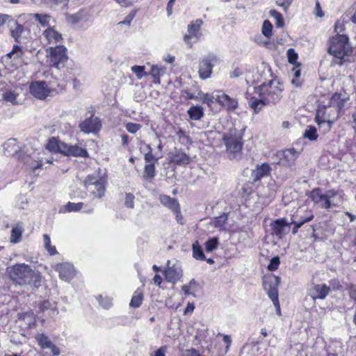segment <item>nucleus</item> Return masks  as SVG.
<instances>
[{"instance_id": "1", "label": "nucleus", "mask_w": 356, "mask_h": 356, "mask_svg": "<svg viewBox=\"0 0 356 356\" xmlns=\"http://www.w3.org/2000/svg\"><path fill=\"white\" fill-rule=\"evenodd\" d=\"M282 90V84L277 80L263 83L254 88L253 93L250 95L249 106L254 110V113L257 114L264 106L280 102Z\"/></svg>"}, {"instance_id": "2", "label": "nucleus", "mask_w": 356, "mask_h": 356, "mask_svg": "<svg viewBox=\"0 0 356 356\" xmlns=\"http://www.w3.org/2000/svg\"><path fill=\"white\" fill-rule=\"evenodd\" d=\"M334 31L337 33L329 41L328 53L334 58V63L342 65L352 52V47L346 35L339 34L343 29V26L339 21L336 22Z\"/></svg>"}, {"instance_id": "3", "label": "nucleus", "mask_w": 356, "mask_h": 356, "mask_svg": "<svg viewBox=\"0 0 356 356\" xmlns=\"http://www.w3.org/2000/svg\"><path fill=\"white\" fill-rule=\"evenodd\" d=\"M10 279L16 284L33 285L38 286L40 282V275L33 270L30 266L25 264H17L7 268Z\"/></svg>"}, {"instance_id": "4", "label": "nucleus", "mask_w": 356, "mask_h": 356, "mask_svg": "<svg viewBox=\"0 0 356 356\" xmlns=\"http://www.w3.org/2000/svg\"><path fill=\"white\" fill-rule=\"evenodd\" d=\"M309 197L321 209H329L339 206L341 195L334 189L327 190L323 193L322 189L318 188L311 191Z\"/></svg>"}, {"instance_id": "5", "label": "nucleus", "mask_w": 356, "mask_h": 356, "mask_svg": "<svg viewBox=\"0 0 356 356\" xmlns=\"http://www.w3.org/2000/svg\"><path fill=\"white\" fill-rule=\"evenodd\" d=\"M243 135L241 130L233 129L223 136L222 140L226 146V150L232 159H237L241 154L243 144Z\"/></svg>"}, {"instance_id": "6", "label": "nucleus", "mask_w": 356, "mask_h": 356, "mask_svg": "<svg viewBox=\"0 0 356 356\" xmlns=\"http://www.w3.org/2000/svg\"><path fill=\"white\" fill-rule=\"evenodd\" d=\"M221 60L219 56L213 53L204 56L200 60L198 74L201 79L205 80L211 76L213 68L219 65Z\"/></svg>"}, {"instance_id": "7", "label": "nucleus", "mask_w": 356, "mask_h": 356, "mask_svg": "<svg viewBox=\"0 0 356 356\" xmlns=\"http://www.w3.org/2000/svg\"><path fill=\"white\" fill-rule=\"evenodd\" d=\"M280 278L275 275L266 277L263 280V286L268 297L272 300L274 306L277 309V314H280V307L278 300V285Z\"/></svg>"}, {"instance_id": "8", "label": "nucleus", "mask_w": 356, "mask_h": 356, "mask_svg": "<svg viewBox=\"0 0 356 356\" xmlns=\"http://www.w3.org/2000/svg\"><path fill=\"white\" fill-rule=\"evenodd\" d=\"M84 186L95 197L101 198L104 195V181L97 174L89 175L84 181Z\"/></svg>"}, {"instance_id": "9", "label": "nucleus", "mask_w": 356, "mask_h": 356, "mask_svg": "<svg viewBox=\"0 0 356 356\" xmlns=\"http://www.w3.org/2000/svg\"><path fill=\"white\" fill-rule=\"evenodd\" d=\"M49 54V64L51 66L60 69L64 67L67 60L66 48L63 45L58 44L56 47H51L47 49Z\"/></svg>"}, {"instance_id": "10", "label": "nucleus", "mask_w": 356, "mask_h": 356, "mask_svg": "<svg viewBox=\"0 0 356 356\" xmlns=\"http://www.w3.org/2000/svg\"><path fill=\"white\" fill-rule=\"evenodd\" d=\"M183 275L181 263L177 260L167 262V268L164 270V276L168 282L176 283Z\"/></svg>"}, {"instance_id": "11", "label": "nucleus", "mask_w": 356, "mask_h": 356, "mask_svg": "<svg viewBox=\"0 0 356 356\" xmlns=\"http://www.w3.org/2000/svg\"><path fill=\"white\" fill-rule=\"evenodd\" d=\"M298 156L299 152L294 149L279 151L275 155L276 158L278 159V161L275 162V163L286 167H291L295 164Z\"/></svg>"}, {"instance_id": "12", "label": "nucleus", "mask_w": 356, "mask_h": 356, "mask_svg": "<svg viewBox=\"0 0 356 356\" xmlns=\"http://www.w3.org/2000/svg\"><path fill=\"white\" fill-rule=\"evenodd\" d=\"M54 269L58 273L60 279L65 282H70L76 275L74 267L70 263L57 264Z\"/></svg>"}, {"instance_id": "13", "label": "nucleus", "mask_w": 356, "mask_h": 356, "mask_svg": "<svg viewBox=\"0 0 356 356\" xmlns=\"http://www.w3.org/2000/svg\"><path fill=\"white\" fill-rule=\"evenodd\" d=\"M29 89L31 94L39 99H45L50 93V89L44 81H33L31 83Z\"/></svg>"}, {"instance_id": "14", "label": "nucleus", "mask_w": 356, "mask_h": 356, "mask_svg": "<svg viewBox=\"0 0 356 356\" xmlns=\"http://www.w3.org/2000/svg\"><path fill=\"white\" fill-rule=\"evenodd\" d=\"M216 101L228 111H234L238 107V101L221 90L216 91Z\"/></svg>"}, {"instance_id": "15", "label": "nucleus", "mask_w": 356, "mask_h": 356, "mask_svg": "<svg viewBox=\"0 0 356 356\" xmlns=\"http://www.w3.org/2000/svg\"><path fill=\"white\" fill-rule=\"evenodd\" d=\"M35 339L42 349L50 350L53 356H58L60 354L58 348L44 334L38 333L35 334Z\"/></svg>"}, {"instance_id": "16", "label": "nucleus", "mask_w": 356, "mask_h": 356, "mask_svg": "<svg viewBox=\"0 0 356 356\" xmlns=\"http://www.w3.org/2000/svg\"><path fill=\"white\" fill-rule=\"evenodd\" d=\"M79 128L84 133L98 131L101 128V122L98 118L90 117L79 124Z\"/></svg>"}, {"instance_id": "17", "label": "nucleus", "mask_w": 356, "mask_h": 356, "mask_svg": "<svg viewBox=\"0 0 356 356\" xmlns=\"http://www.w3.org/2000/svg\"><path fill=\"white\" fill-rule=\"evenodd\" d=\"M330 291V287L325 284H315L309 289V295L313 300H324Z\"/></svg>"}, {"instance_id": "18", "label": "nucleus", "mask_w": 356, "mask_h": 356, "mask_svg": "<svg viewBox=\"0 0 356 356\" xmlns=\"http://www.w3.org/2000/svg\"><path fill=\"white\" fill-rule=\"evenodd\" d=\"M3 91L2 99L6 102L10 103L12 105H19L22 104L19 98V94L17 89L9 87H3L1 89Z\"/></svg>"}, {"instance_id": "19", "label": "nucleus", "mask_w": 356, "mask_h": 356, "mask_svg": "<svg viewBox=\"0 0 356 356\" xmlns=\"http://www.w3.org/2000/svg\"><path fill=\"white\" fill-rule=\"evenodd\" d=\"M290 223L286 218L277 219L272 225L273 234L281 238L289 232Z\"/></svg>"}, {"instance_id": "20", "label": "nucleus", "mask_w": 356, "mask_h": 356, "mask_svg": "<svg viewBox=\"0 0 356 356\" xmlns=\"http://www.w3.org/2000/svg\"><path fill=\"white\" fill-rule=\"evenodd\" d=\"M270 171L271 168L267 163H262L261 165H257L255 169L252 170L251 179L254 182L259 181L263 177L268 176Z\"/></svg>"}, {"instance_id": "21", "label": "nucleus", "mask_w": 356, "mask_h": 356, "mask_svg": "<svg viewBox=\"0 0 356 356\" xmlns=\"http://www.w3.org/2000/svg\"><path fill=\"white\" fill-rule=\"evenodd\" d=\"M63 154L66 156L87 157L88 156L86 149L79 145H69L66 143L62 145Z\"/></svg>"}, {"instance_id": "22", "label": "nucleus", "mask_w": 356, "mask_h": 356, "mask_svg": "<svg viewBox=\"0 0 356 356\" xmlns=\"http://www.w3.org/2000/svg\"><path fill=\"white\" fill-rule=\"evenodd\" d=\"M8 27L10 30V36L17 42H21V38L24 32V28L23 25L19 24L16 20L13 18L8 20Z\"/></svg>"}, {"instance_id": "23", "label": "nucleus", "mask_w": 356, "mask_h": 356, "mask_svg": "<svg viewBox=\"0 0 356 356\" xmlns=\"http://www.w3.org/2000/svg\"><path fill=\"white\" fill-rule=\"evenodd\" d=\"M43 35L47 40L48 44H56L58 45L62 43V35L54 28H47L44 31Z\"/></svg>"}, {"instance_id": "24", "label": "nucleus", "mask_w": 356, "mask_h": 356, "mask_svg": "<svg viewBox=\"0 0 356 356\" xmlns=\"http://www.w3.org/2000/svg\"><path fill=\"white\" fill-rule=\"evenodd\" d=\"M170 159L171 162L179 165H186L189 164L191 161V158L185 152L179 149H175V152L172 153Z\"/></svg>"}, {"instance_id": "25", "label": "nucleus", "mask_w": 356, "mask_h": 356, "mask_svg": "<svg viewBox=\"0 0 356 356\" xmlns=\"http://www.w3.org/2000/svg\"><path fill=\"white\" fill-rule=\"evenodd\" d=\"M159 200L163 205L170 209L172 211L175 209L178 210V207H179V204L177 199L171 197L168 195H160Z\"/></svg>"}, {"instance_id": "26", "label": "nucleus", "mask_w": 356, "mask_h": 356, "mask_svg": "<svg viewBox=\"0 0 356 356\" xmlns=\"http://www.w3.org/2000/svg\"><path fill=\"white\" fill-rule=\"evenodd\" d=\"M62 145H65V143L60 141L56 138H51L49 139L48 143L46 145V148L52 152H60L63 154Z\"/></svg>"}, {"instance_id": "27", "label": "nucleus", "mask_w": 356, "mask_h": 356, "mask_svg": "<svg viewBox=\"0 0 356 356\" xmlns=\"http://www.w3.org/2000/svg\"><path fill=\"white\" fill-rule=\"evenodd\" d=\"M202 24V21L201 19H196L195 21L192 22L188 26V33L196 39V41L200 38L201 35L200 33V29Z\"/></svg>"}, {"instance_id": "28", "label": "nucleus", "mask_w": 356, "mask_h": 356, "mask_svg": "<svg viewBox=\"0 0 356 356\" xmlns=\"http://www.w3.org/2000/svg\"><path fill=\"white\" fill-rule=\"evenodd\" d=\"M202 95V91L199 88L194 87V88L184 89L181 91V96L185 99H195L199 100L200 96Z\"/></svg>"}, {"instance_id": "29", "label": "nucleus", "mask_w": 356, "mask_h": 356, "mask_svg": "<svg viewBox=\"0 0 356 356\" xmlns=\"http://www.w3.org/2000/svg\"><path fill=\"white\" fill-rule=\"evenodd\" d=\"M314 218V215L311 211L307 212L305 215L302 213V211H298L294 214L291 218L297 222H301V227L306 222L311 221Z\"/></svg>"}, {"instance_id": "30", "label": "nucleus", "mask_w": 356, "mask_h": 356, "mask_svg": "<svg viewBox=\"0 0 356 356\" xmlns=\"http://www.w3.org/2000/svg\"><path fill=\"white\" fill-rule=\"evenodd\" d=\"M189 118L193 120H200L204 115L203 108L200 106H193L187 111Z\"/></svg>"}, {"instance_id": "31", "label": "nucleus", "mask_w": 356, "mask_h": 356, "mask_svg": "<svg viewBox=\"0 0 356 356\" xmlns=\"http://www.w3.org/2000/svg\"><path fill=\"white\" fill-rule=\"evenodd\" d=\"M23 227L22 225L17 224L13 227L11 230L10 241L13 243H19L22 238Z\"/></svg>"}, {"instance_id": "32", "label": "nucleus", "mask_w": 356, "mask_h": 356, "mask_svg": "<svg viewBox=\"0 0 356 356\" xmlns=\"http://www.w3.org/2000/svg\"><path fill=\"white\" fill-rule=\"evenodd\" d=\"M86 13L83 10H79V12L73 15H68L67 16V21L70 24H75L80 22L86 20Z\"/></svg>"}, {"instance_id": "33", "label": "nucleus", "mask_w": 356, "mask_h": 356, "mask_svg": "<svg viewBox=\"0 0 356 356\" xmlns=\"http://www.w3.org/2000/svg\"><path fill=\"white\" fill-rule=\"evenodd\" d=\"M165 68L162 66L153 65L151 68L150 74L154 78V83H160V76L164 74Z\"/></svg>"}, {"instance_id": "34", "label": "nucleus", "mask_w": 356, "mask_h": 356, "mask_svg": "<svg viewBox=\"0 0 356 356\" xmlns=\"http://www.w3.org/2000/svg\"><path fill=\"white\" fill-rule=\"evenodd\" d=\"M345 100L341 98L339 93H334L330 99V106L337 107L339 111L343 108Z\"/></svg>"}, {"instance_id": "35", "label": "nucleus", "mask_w": 356, "mask_h": 356, "mask_svg": "<svg viewBox=\"0 0 356 356\" xmlns=\"http://www.w3.org/2000/svg\"><path fill=\"white\" fill-rule=\"evenodd\" d=\"M193 257L197 260H205L206 257L203 252L202 248L200 245L198 241H195L192 245Z\"/></svg>"}, {"instance_id": "36", "label": "nucleus", "mask_w": 356, "mask_h": 356, "mask_svg": "<svg viewBox=\"0 0 356 356\" xmlns=\"http://www.w3.org/2000/svg\"><path fill=\"white\" fill-rule=\"evenodd\" d=\"M32 16L42 26L45 27L49 25V22L51 20V15L47 14H31Z\"/></svg>"}, {"instance_id": "37", "label": "nucleus", "mask_w": 356, "mask_h": 356, "mask_svg": "<svg viewBox=\"0 0 356 356\" xmlns=\"http://www.w3.org/2000/svg\"><path fill=\"white\" fill-rule=\"evenodd\" d=\"M320 113H321V111L318 110L316 113V118H315L316 122L318 123V124L319 126L324 127L325 131H330L332 127V122L329 120H327V119H325V118H323L322 117H321Z\"/></svg>"}, {"instance_id": "38", "label": "nucleus", "mask_w": 356, "mask_h": 356, "mask_svg": "<svg viewBox=\"0 0 356 356\" xmlns=\"http://www.w3.org/2000/svg\"><path fill=\"white\" fill-rule=\"evenodd\" d=\"M143 300V294L141 291H136L132 296L130 302V307L137 308L139 307Z\"/></svg>"}, {"instance_id": "39", "label": "nucleus", "mask_w": 356, "mask_h": 356, "mask_svg": "<svg viewBox=\"0 0 356 356\" xmlns=\"http://www.w3.org/2000/svg\"><path fill=\"white\" fill-rule=\"evenodd\" d=\"M228 215L227 213H223L220 216H218L214 218L213 221V225L215 227L218 228L220 229H223L225 228V225L227 221Z\"/></svg>"}, {"instance_id": "40", "label": "nucleus", "mask_w": 356, "mask_h": 356, "mask_svg": "<svg viewBox=\"0 0 356 356\" xmlns=\"http://www.w3.org/2000/svg\"><path fill=\"white\" fill-rule=\"evenodd\" d=\"M219 245L218 238L216 237H213L208 239L205 243V250L207 252H211L215 250H216Z\"/></svg>"}, {"instance_id": "41", "label": "nucleus", "mask_w": 356, "mask_h": 356, "mask_svg": "<svg viewBox=\"0 0 356 356\" xmlns=\"http://www.w3.org/2000/svg\"><path fill=\"white\" fill-rule=\"evenodd\" d=\"M40 309L42 312L51 310L53 314L58 313L56 308L55 302H51L49 300H45L41 302L40 305Z\"/></svg>"}, {"instance_id": "42", "label": "nucleus", "mask_w": 356, "mask_h": 356, "mask_svg": "<svg viewBox=\"0 0 356 356\" xmlns=\"http://www.w3.org/2000/svg\"><path fill=\"white\" fill-rule=\"evenodd\" d=\"M216 94L203 93L200 96L199 100L203 103L207 104L209 106H211L216 100Z\"/></svg>"}, {"instance_id": "43", "label": "nucleus", "mask_w": 356, "mask_h": 356, "mask_svg": "<svg viewBox=\"0 0 356 356\" xmlns=\"http://www.w3.org/2000/svg\"><path fill=\"white\" fill-rule=\"evenodd\" d=\"M44 238V246L45 249L47 250V252L51 255H54L57 254V251L56 249V247L54 245H51V239L49 235L44 234L43 236Z\"/></svg>"}, {"instance_id": "44", "label": "nucleus", "mask_w": 356, "mask_h": 356, "mask_svg": "<svg viewBox=\"0 0 356 356\" xmlns=\"http://www.w3.org/2000/svg\"><path fill=\"white\" fill-rule=\"evenodd\" d=\"M84 204L83 202L74 203L69 202L65 206V210L67 212H76L79 211L83 207Z\"/></svg>"}, {"instance_id": "45", "label": "nucleus", "mask_w": 356, "mask_h": 356, "mask_svg": "<svg viewBox=\"0 0 356 356\" xmlns=\"http://www.w3.org/2000/svg\"><path fill=\"white\" fill-rule=\"evenodd\" d=\"M304 137L310 140H316L318 138L316 128L312 126H308L304 132Z\"/></svg>"}, {"instance_id": "46", "label": "nucleus", "mask_w": 356, "mask_h": 356, "mask_svg": "<svg viewBox=\"0 0 356 356\" xmlns=\"http://www.w3.org/2000/svg\"><path fill=\"white\" fill-rule=\"evenodd\" d=\"M162 156L163 154H153L152 152H145L144 154L145 161L149 163H155Z\"/></svg>"}, {"instance_id": "47", "label": "nucleus", "mask_w": 356, "mask_h": 356, "mask_svg": "<svg viewBox=\"0 0 356 356\" xmlns=\"http://www.w3.org/2000/svg\"><path fill=\"white\" fill-rule=\"evenodd\" d=\"M155 176V165L154 163H149L145 165L144 177L147 179H152Z\"/></svg>"}, {"instance_id": "48", "label": "nucleus", "mask_w": 356, "mask_h": 356, "mask_svg": "<svg viewBox=\"0 0 356 356\" xmlns=\"http://www.w3.org/2000/svg\"><path fill=\"white\" fill-rule=\"evenodd\" d=\"M131 71L136 74L138 79L147 75L145 72V67L141 65H134L131 67Z\"/></svg>"}, {"instance_id": "49", "label": "nucleus", "mask_w": 356, "mask_h": 356, "mask_svg": "<svg viewBox=\"0 0 356 356\" xmlns=\"http://www.w3.org/2000/svg\"><path fill=\"white\" fill-rule=\"evenodd\" d=\"M97 300L99 303L105 309H108L112 305V300L110 298L99 296Z\"/></svg>"}, {"instance_id": "50", "label": "nucleus", "mask_w": 356, "mask_h": 356, "mask_svg": "<svg viewBox=\"0 0 356 356\" xmlns=\"http://www.w3.org/2000/svg\"><path fill=\"white\" fill-rule=\"evenodd\" d=\"M273 26L268 20H265L262 26V33L266 36L269 37L271 35Z\"/></svg>"}, {"instance_id": "51", "label": "nucleus", "mask_w": 356, "mask_h": 356, "mask_svg": "<svg viewBox=\"0 0 356 356\" xmlns=\"http://www.w3.org/2000/svg\"><path fill=\"white\" fill-rule=\"evenodd\" d=\"M134 199L135 196L131 193H126L124 204L127 208L133 209L134 207Z\"/></svg>"}, {"instance_id": "52", "label": "nucleus", "mask_w": 356, "mask_h": 356, "mask_svg": "<svg viewBox=\"0 0 356 356\" xmlns=\"http://www.w3.org/2000/svg\"><path fill=\"white\" fill-rule=\"evenodd\" d=\"M280 264V258L278 257H274L270 259L268 269L270 271H274L278 268Z\"/></svg>"}, {"instance_id": "53", "label": "nucleus", "mask_w": 356, "mask_h": 356, "mask_svg": "<svg viewBox=\"0 0 356 356\" xmlns=\"http://www.w3.org/2000/svg\"><path fill=\"white\" fill-rule=\"evenodd\" d=\"M141 128V125L137 123L128 122L126 124L127 130L131 134L136 133Z\"/></svg>"}, {"instance_id": "54", "label": "nucleus", "mask_w": 356, "mask_h": 356, "mask_svg": "<svg viewBox=\"0 0 356 356\" xmlns=\"http://www.w3.org/2000/svg\"><path fill=\"white\" fill-rule=\"evenodd\" d=\"M287 57L289 62L291 64H294L298 59V54L293 49H289L287 51Z\"/></svg>"}, {"instance_id": "55", "label": "nucleus", "mask_w": 356, "mask_h": 356, "mask_svg": "<svg viewBox=\"0 0 356 356\" xmlns=\"http://www.w3.org/2000/svg\"><path fill=\"white\" fill-rule=\"evenodd\" d=\"M293 0H277V5L282 7L284 10H286L291 6Z\"/></svg>"}, {"instance_id": "56", "label": "nucleus", "mask_w": 356, "mask_h": 356, "mask_svg": "<svg viewBox=\"0 0 356 356\" xmlns=\"http://www.w3.org/2000/svg\"><path fill=\"white\" fill-rule=\"evenodd\" d=\"M135 17V12H131L129 15L126 16L124 19L120 22H119V24H126L129 25L133 20V19Z\"/></svg>"}, {"instance_id": "57", "label": "nucleus", "mask_w": 356, "mask_h": 356, "mask_svg": "<svg viewBox=\"0 0 356 356\" xmlns=\"http://www.w3.org/2000/svg\"><path fill=\"white\" fill-rule=\"evenodd\" d=\"M181 356H201L200 353L195 348L186 350Z\"/></svg>"}, {"instance_id": "58", "label": "nucleus", "mask_w": 356, "mask_h": 356, "mask_svg": "<svg viewBox=\"0 0 356 356\" xmlns=\"http://www.w3.org/2000/svg\"><path fill=\"white\" fill-rule=\"evenodd\" d=\"M350 298L356 301V284H351L348 286Z\"/></svg>"}, {"instance_id": "59", "label": "nucleus", "mask_w": 356, "mask_h": 356, "mask_svg": "<svg viewBox=\"0 0 356 356\" xmlns=\"http://www.w3.org/2000/svg\"><path fill=\"white\" fill-rule=\"evenodd\" d=\"M5 149H7L9 147H12L13 151L16 152L18 147L15 145V139H9L4 145Z\"/></svg>"}, {"instance_id": "60", "label": "nucleus", "mask_w": 356, "mask_h": 356, "mask_svg": "<svg viewBox=\"0 0 356 356\" xmlns=\"http://www.w3.org/2000/svg\"><path fill=\"white\" fill-rule=\"evenodd\" d=\"M314 14L316 17H322L324 16V13L321 10L320 3L318 2V1H316V2Z\"/></svg>"}, {"instance_id": "61", "label": "nucleus", "mask_w": 356, "mask_h": 356, "mask_svg": "<svg viewBox=\"0 0 356 356\" xmlns=\"http://www.w3.org/2000/svg\"><path fill=\"white\" fill-rule=\"evenodd\" d=\"M167 346H163L160 347L153 355H151V356H165V353L167 351Z\"/></svg>"}, {"instance_id": "62", "label": "nucleus", "mask_w": 356, "mask_h": 356, "mask_svg": "<svg viewBox=\"0 0 356 356\" xmlns=\"http://www.w3.org/2000/svg\"><path fill=\"white\" fill-rule=\"evenodd\" d=\"M276 26L282 28L284 26V22L282 16L280 13L276 14Z\"/></svg>"}, {"instance_id": "63", "label": "nucleus", "mask_w": 356, "mask_h": 356, "mask_svg": "<svg viewBox=\"0 0 356 356\" xmlns=\"http://www.w3.org/2000/svg\"><path fill=\"white\" fill-rule=\"evenodd\" d=\"M176 0H170L167 3V15L170 17L172 14V8Z\"/></svg>"}, {"instance_id": "64", "label": "nucleus", "mask_w": 356, "mask_h": 356, "mask_svg": "<svg viewBox=\"0 0 356 356\" xmlns=\"http://www.w3.org/2000/svg\"><path fill=\"white\" fill-rule=\"evenodd\" d=\"M243 74L240 68H235L231 73H230V78H237Z\"/></svg>"}]
</instances>
